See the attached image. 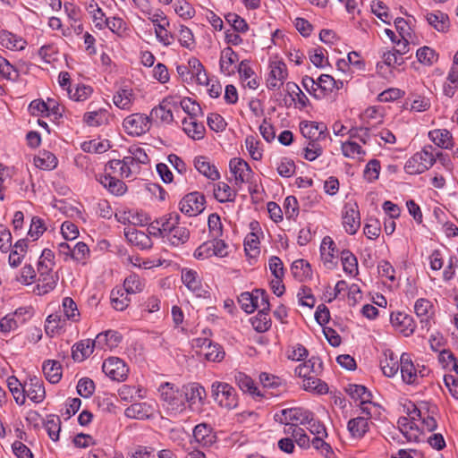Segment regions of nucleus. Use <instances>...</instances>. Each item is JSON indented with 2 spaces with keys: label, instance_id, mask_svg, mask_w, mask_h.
Listing matches in <instances>:
<instances>
[{
  "label": "nucleus",
  "instance_id": "obj_1",
  "mask_svg": "<svg viewBox=\"0 0 458 458\" xmlns=\"http://www.w3.org/2000/svg\"><path fill=\"white\" fill-rule=\"evenodd\" d=\"M157 391L162 407L168 415L177 416L185 411L182 387L180 389L173 383L165 382L158 386Z\"/></svg>",
  "mask_w": 458,
  "mask_h": 458
},
{
  "label": "nucleus",
  "instance_id": "obj_2",
  "mask_svg": "<svg viewBox=\"0 0 458 458\" xmlns=\"http://www.w3.org/2000/svg\"><path fill=\"white\" fill-rule=\"evenodd\" d=\"M443 153L432 146H426L420 151L411 157L404 165L409 174H420L428 170L436 163L437 158L441 159Z\"/></svg>",
  "mask_w": 458,
  "mask_h": 458
},
{
  "label": "nucleus",
  "instance_id": "obj_3",
  "mask_svg": "<svg viewBox=\"0 0 458 458\" xmlns=\"http://www.w3.org/2000/svg\"><path fill=\"white\" fill-rule=\"evenodd\" d=\"M165 220V227L163 228L165 231V242L174 247L181 246L188 242L190 231L184 224L180 223L179 214H167Z\"/></svg>",
  "mask_w": 458,
  "mask_h": 458
},
{
  "label": "nucleus",
  "instance_id": "obj_4",
  "mask_svg": "<svg viewBox=\"0 0 458 458\" xmlns=\"http://www.w3.org/2000/svg\"><path fill=\"white\" fill-rule=\"evenodd\" d=\"M282 416L286 420L299 421L300 425H308L307 428L315 437H327L326 427L319 420H315L313 413L302 409H284L282 410Z\"/></svg>",
  "mask_w": 458,
  "mask_h": 458
},
{
  "label": "nucleus",
  "instance_id": "obj_5",
  "mask_svg": "<svg viewBox=\"0 0 458 458\" xmlns=\"http://www.w3.org/2000/svg\"><path fill=\"white\" fill-rule=\"evenodd\" d=\"M212 396L221 407L232 410L238 405L235 389L225 382L216 381L211 385Z\"/></svg>",
  "mask_w": 458,
  "mask_h": 458
},
{
  "label": "nucleus",
  "instance_id": "obj_6",
  "mask_svg": "<svg viewBox=\"0 0 458 458\" xmlns=\"http://www.w3.org/2000/svg\"><path fill=\"white\" fill-rule=\"evenodd\" d=\"M185 408L194 412H199L205 403L207 393L205 388L198 383H190L182 386Z\"/></svg>",
  "mask_w": 458,
  "mask_h": 458
},
{
  "label": "nucleus",
  "instance_id": "obj_7",
  "mask_svg": "<svg viewBox=\"0 0 458 458\" xmlns=\"http://www.w3.org/2000/svg\"><path fill=\"white\" fill-rule=\"evenodd\" d=\"M123 126L129 135L140 136L149 131L151 119L146 114L135 113L123 120Z\"/></svg>",
  "mask_w": 458,
  "mask_h": 458
},
{
  "label": "nucleus",
  "instance_id": "obj_8",
  "mask_svg": "<svg viewBox=\"0 0 458 458\" xmlns=\"http://www.w3.org/2000/svg\"><path fill=\"white\" fill-rule=\"evenodd\" d=\"M229 168L234 176V184L241 187L243 183L252 184L254 176L249 164L242 158L234 157L229 162Z\"/></svg>",
  "mask_w": 458,
  "mask_h": 458
},
{
  "label": "nucleus",
  "instance_id": "obj_9",
  "mask_svg": "<svg viewBox=\"0 0 458 458\" xmlns=\"http://www.w3.org/2000/svg\"><path fill=\"white\" fill-rule=\"evenodd\" d=\"M205 196L202 193L191 192L180 201V210L189 216H194L205 209Z\"/></svg>",
  "mask_w": 458,
  "mask_h": 458
},
{
  "label": "nucleus",
  "instance_id": "obj_10",
  "mask_svg": "<svg viewBox=\"0 0 458 458\" xmlns=\"http://www.w3.org/2000/svg\"><path fill=\"white\" fill-rule=\"evenodd\" d=\"M102 370L108 377L116 381L125 380L129 372L125 362L117 357L106 359L103 362Z\"/></svg>",
  "mask_w": 458,
  "mask_h": 458
},
{
  "label": "nucleus",
  "instance_id": "obj_11",
  "mask_svg": "<svg viewBox=\"0 0 458 458\" xmlns=\"http://www.w3.org/2000/svg\"><path fill=\"white\" fill-rule=\"evenodd\" d=\"M342 220L347 233L355 234L360 226V216L356 203H347L342 212Z\"/></svg>",
  "mask_w": 458,
  "mask_h": 458
},
{
  "label": "nucleus",
  "instance_id": "obj_12",
  "mask_svg": "<svg viewBox=\"0 0 458 458\" xmlns=\"http://www.w3.org/2000/svg\"><path fill=\"white\" fill-rule=\"evenodd\" d=\"M25 399L28 397L34 403H41L46 398V390L41 378L29 376L24 380Z\"/></svg>",
  "mask_w": 458,
  "mask_h": 458
},
{
  "label": "nucleus",
  "instance_id": "obj_13",
  "mask_svg": "<svg viewBox=\"0 0 458 458\" xmlns=\"http://www.w3.org/2000/svg\"><path fill=\"white\" fill-rule=\"evenodd\" d=\"M269 69L267 87L270 90L279 89L288 76L286 65L282 61H273L269 64Z\"/></svg>",
  "mask_w": 458,
  "mask_h": 458
},
{
  "label": "nucleus",
  "instance_id": "obj_14",
  "mask_svg": "<svg viewBox=\"0 0 458 458\" xmlns=\"http://www.w3.org/2000/svg\"><path fill=\"white\" fill-rule=\"evenodd\" d=\"M216 435L210 425L200 423L193 428V440L201 447H210L216 442Z\"/></svg>",
  "mask_w": 458,
  "mask_h": 458
},
{
  "label": "nucleus",
  "instance_id": "obj_15",
  "mask_svg": "<svg viewBox=\"0 0 458 458\" xmlns=\"http://www.w3.org/2000/svg\"><path fill=\"white\" fill-rule=\"evenodd\" d=\"M300 130L303 137L310 140V141H318L326 138L327 129L322 123L302 121L300 123Z\"/></svg>",
  "mask_w": 458,
  "mask_h": 458
},
{
  "label": "nucleus",
  "instance_id": "obj_16",
  "mask_svg": "<svg viewBox=\"0 0 458 458\" xmlns=\"http://www.w3.org/2000/svg\"><path fill=\"white\" fill-rule=\"evenodd\" d=\"M397 424L400 432L408 442H420L421 440L422 433L416 422L411 421L407 417H401Z\"/></svg>",
  "mask_w": 458,
  "mask_h": 458
},
{
  "label": "nucleus",
  "instance_id": "obj_17",
  "mask_svg": "<svg viewBox=\"0 0 458 458\" xmlns=\"http://www.w3.org/2000/svg\"><path fill=\"white\" fill-rule=\"evenodd\" d=\"M239 61V55L231 47H225L220 54L219 68L225 75L234 73V64Z\"/></svg>",
  "mask_w": 458,
  "mask_h": 458
},
{
  "label": "nucleus",
  "instance_id": "obj_18",
  "mask_svg": "<svg viewBox=\"0 0 458 458\" xmlns=\"http://www.w3.org/2000/svg\"><path fill=\"white\" fill-rule=\"evenodd\" d=\"M124 235L129 242L141 250L150 249L152 241L148 234L134 227H128L124 230Z\"/></svg>",
  "mask_w": 458,
  "mask_h": 458
},
{
  "label": "nucleus",
  "instance_id": "obj_19",
  "mask_svg": "<svg viewBox=\"0 0 458 458\" xmlns=\"http://www.w3.org/2000/svg\"><path fill=\"white\" fill-rule=\"evenodd\" d=\"M125 416L136 420H148L153 417L154 408L148 403H135L125 409Z\"/></svg>",
  "mask_w": 458,
  "mask_h": 458
},
{
  "label": "nucleus",
  "instance_id": "obj_20",
  "mask_svg": "<svg viewBox=\"0 0 458 458\" xmlns=\"http://www.w3.org/2000/svg\"><path fill=\"white\" fill-rule=\"evenodd\" d=\"M237 71L245 87L250 89H256L259 86V80L250 67L248 60H242L239 64Z\"/></svg>",
  "mask_w": 458,
  "mask_h": 458
},
{
  "label": "nucleus",
  "instance_id": "obj_21",
  "mask_svg": "<svg viewBox=\"0 0 458 458\" xmlns=\"http://www.w3.org/2000/svg\"><path fill=\"white\" fill-rule=\"evenodd\" d=\"M400 371L404 383L412 385L417 382V369L407 353H403L400 357Z\"/></svg>",
  "mask_w": 458,
  "mask_h": 458
},
{
  "label": "nucleus",
  "instance_id": "obj_22",
  "mask_svg": "<svg viewBox=\"0 0 458 458\" xmlns=\"http://www.w3.org/2000/svg\"><path fill=\"white\" fill-rule=\"evenodd\" d=\"M322 361L318 357H311L307 361L300 364L295 369V374L300 377H308L309 376H318L322 371Z\"/></svg>",
  "mask_w": 458,
  "mask_h": 458
},
{
  "label": "nucleus",
  "instance_id": "obj_23",
  "mask_svg": "<svg viewBox=\"0 0 458 458\" xmlns=\"http://www.w3.org/2000/svg\"><path fill=\"white\" fill-rule=\"evenodd\" d=\"M391 322L394 327L398 328L405 336L411 335L415 329L413 318L404 313L398 312L392 314Z\"/></svg>",
  "mask_w": 458,
  "mask_h": 458
},
{
  "label": "nucleus",
  "instance_id": "obj_24",
  "mask_svg": "<svg viewBox=\"0 0 458 458\" xmlns=\"http://www.w3.org/2000/svg\"><path fill=\"white\" fill-rule=\"evenodd\" d=\"M370 424L368 418L357 416L348 421L347 428L352 437L361 438L369 430Z\"/></svg>",
  "mask_w": 458,
  "mask_h": 458
},
{
  "label": "nucleus",
  "instance_id": "obj_25",
  "mask_svg": "<svg viewBox=\"0 0 458 458\" xmlns=\"http://www.w3.org/2000/svg\"><path fill=\"white\" fill-rule=\"evenodd\" d=\"M259 381L264 388L276 391L275 393L273 392L272 394L276 395L285 391L286 389V383L284 379L267 372L260 373Z\"/></svg>",
  "mask_w": 458,
  "mask_h": 458
},
{
  "label": "nucleus",
  "instance_id": "obj_26",
  "mask_svg": "<svg viewBox=\"0 0 458 458\" xmlns=\"http://www.w3.org/2000/svg\"><path fill=\"white\" fill-rule=\"evenodd\" d=\"M96 344V341L90 339L81 340L75 344L72 349V357L75 361H83L89 357Z\"/></svg>",
  "mask_w": 458,
  "mask_h": 458
},
{
  "label": "nucleus",
  "instance_id": "obj_27",
  "mask_svg": "<svg viewBox=\"0 0 458 458\" xmlns=\"http://www.w3.org/2000/svg\"><path fill=\"white\" fill-rule=\"evenodd\" d=\"M38 284L34 292L38 295L48 293L54 290L57 284L58 276L53 272L47 274L38 275Z\"/></svg>",
  "mask_w": 458,
  "mask_h": 458
},
{
  "label": "nucleus",
  "instance_id": "obj_28",
  "mask_svg": "<svg viewBox=\"0 0 458 458\" xmlns=\"http://www.w3.org/2000/svg\"><path fill=\"white\" fill-rule=\"evenodd\" d=\"M194 166L201 174L212 181H216L220 178L217 168L216 165H212L206 157L200 156L195 157Z\"/></svg>",
  "mask_w": 458,
  "mask_h": 458
},
{
  "label": "nucleus",
  "instance_id": "obj_29",
  "mask_svg": "<svg viewBox=\"0 0 458 458\" xmlns=\"http://www.w3.org/2000/svg\"><path fill=\"white\" fill-rule=\"evenodd\" d=\"M236 385L243 392L252 396H262L254 380L243 372H236L234 375Z\"/></svg>",
  "mask_w": 458,
  "mask_h": 458
},
{
  "label": "nucleus",
  "instance_id": "obj_30",
  "mask_svg": "<svg viewBox=\"0 0 458 458\" xmlns=\"http://www.w3.org/2000/svg\"><path fill=\"white\" fill-rule=\"evenodd\" d=\"M0 44L10 50H22L27 43L22 38L13 33L8 30H2L0 32Z\"/></svg>",
  "mask_w": 458,
  "mask_h": 458
},
{
  "label": "nucleus",
  "instance_id": "obj_31",
  "mask_svg": "<svg viewBox=\"0 0 458 458\" xmlns=\"http://www.w3.org/2000/svg\"><path fill=\"white\" fill-rule=\"evenodd\" d=\"M183 131L193 140H200L205 134V126L197 121V117H188L182 120Z\"/></svg>",
  "mask_w": 458,
  "mask_h": 458
},
{
  "label": "nucleus",
  "instance_id": "obj_32",
  "mask_svg": "<svg viewBox=\"0 0 458 458\" xmlns=\"http://www.w3.org/2000/svg\"><path fill=\"white\" fill-rule=\"evenodd\" d=\"M28 244L27 242L23 239L19 240L15 242L13 246H12L8 258L9 265L12 267H19L27 252Z\"/></svg>",
  "mask_w": 458,
  "mask_h": 458
},
{
  "label": "nucleus",
  "instance_id": "obj_33",
  "mask_svg": "<svg viewBox=\"0 0 458 458\" xmlns=\"http://www.w3.org/2000/svg\"><path fill=\"white\" fill-rule=\"evenodd\" d=\"M213 194L215 199L221 203L233 202L236 198V191L225 182L213 184Z\"/></svg>",
  "mask_w": 458,
  "mask_h": 458
},
{
  "label": "nucleus",
  "instance_id": "obj_34",
  "mask_svg": "<svg viewBox=\"0 0 458 458\" xmlns=\"http://www.w3.org/2000/svg\"><path fill=\"white\" fill-rule=\"evenodd\" d=\"M42 369L46 379L51 384H56L61 380L63 372L59 361L54 360H46L43 363Z\"/></svg>",
  "mask_w": 458,
  "mask_h": 458
},
{
  "label": "nucleus",
  "instance_id": "obj_35",
  "mask_svg": "<svg viewBox=\"0 0 458 458\" xmlns=\"http://www.w3.org/2000/svg\"><path fill=\"white\" fill-rule=\"evenodd\" d=\"M426 20L429 25L439 32H446L449 30V17L443 12L437 11L435 13H427Z\"/></svg>",
  "mask_w": 458,
  "mask_h": 458
},
{
  "label": "nucleus",
  "instance_id": "obj_36",
  "mask_svg": "<svg viewBox=\"0 0 458 458\" xmlns=\"http://www.w3.org/2000/svg\"><path fill=\"white\" fill-rule=\"evenodd\" d=\"M434 307L431 301L425 298L418 299L414 304V311L420 318L421 323H425L426 327L428 326V321L434 314Z\"/></svg>",
  "mask_w": 458,
  "mask_h": 458
},
{
  "label": "nucleus",
  "instance_id": "obj_37",
  "mask_svg": "<svg viewBox=\"0 0 458 458\" xmlns=\"http://www.w3.org/2000/svg\"><path fill=\"white\" fill-rule=\"evenodd\" d=\"M99 182L104 187L107 188L108 191L114 195H123L127 189L125 183L123 181L110 174L102 175L99 179Z\"/></svg>",
  "mask_w": 458,
  "mask_h": 458
},
{
  "label": "nucleus",
  "instance_id": "obj_38",
  "mask_svg": "<svg viewBox=\"0 0 458 458\" xmlns=\"http://www.w3.org/2000/svg\"><path fill=\"white\" fill-rule=\"evenodd\" d=\"M429 139L439 148H450L453 147V137L445 129H436L428 132Z\"/></svg>",
  "mask_w": 458,
  "mask_h": 458
},
{
  "label": "nucleus",
  "instance_id": "obj_39",
  "mask_svg": "<svg viewBox=\"0 0 458 458\" xmlns=\"http://www.w3.org/2000/svg\"><path fill=\"white\" fill-rule=\"evenodd\" d=\"M55 266V262L54 252L49 249L43 250L37 263L38 275L53 272Z\"/></svg>",
  "mask_w": 458,
  "mask_h": 458
},
{
  "label": "nucleus",
  "instance_id": "obj_40",
  "mask_svg": "<svg viewBox=\"0 0 458 458\" xmlns=\"http://www.w3.org/2000/svg\"><path fill=\"white\" fill-rule=\"evenodd\" d=\"M129 293H126L122 287H117L112 290L110 294L111 303L116 310H124L131 302Z\"/></svg>",
  "mask_w": 458,
  "mask_h": 458
},
{
  "label": "nucleus",
  "instance_id": "obj_41",
  "mask_svg": "<svg viewBox=\"0 0 458 458\" xmlns=\"http://www.w3.org/2000/svg\"><path fill=\"white\" fill-rule=\"evenodd\" d=\"M66 326V318L61 314H51L46 319L45 330L51 336L59 333Z\"/></svg>",
  "mask_w": 458,
  "mask_h": 458
},
{
  "label": "nucleus",
  "instance_id": "obj_42",
  "mask_svg": "<svg viewBox=\"0 0 458 458\" xmlns=\"http://www.w3.org/2000/svg\"><path fill=\"white\" fill-rule=\"evenodd\" d=\"M109 114L106 109L99 108L96 111L87 112L83 121L89 126H100L108 123Z\"/></svg>",
  "mask_w": 458,
  "mask_h": 458
},
{
  "label": "nucleus",
  "instance_id": "obj_43",
  "mask_svg": "<svg viewBox=\"0 0 458 458\" xmlns=\"http://www.w3.org/2000/svg\"><path fill=\"white\" fill-rule=\"evenodd\" d=\"M345 390L353 400L359 401L360 403H370L372 394L364 386L351 384Z\"/></svg>",
  "mask_w": 458,
  "mask_h": 458
},
{
  "label": "nucleus",
  "instance_id": "obj_44",
  "mask_svg": "<svg viewBox=\"0 0 458 458\" xmlns=\"http://www.w3.org/2000/svg\"><path fill=\"white\" fill-rule=\"evenodd\" d=\"M338 250L330 236H325L320 245V255L324 263H332Z\"/></svg>",
  "mask_w": 458,
  "mask_h": 458
},
{
  "label": "nucleus",
  "instance_id": "obj_45",
  "mask_svg": "<svg viewBox=\"0 0 458 458\" xmlns=\"http://www.w3.org/2000/svg\"><path fill=\"white\" fill-rule=\"evenodd\" d=\"M133 99L132 90L129 89H121L113 97L114 104L123 110L131 109Z\"/></svg>",
  "mask_w": 458,
  "mask_h": 458
},
{
  "label": "nucleus",
  "instance_id": "obj_46",
  "mask_svg": "<svg viewBox=\"0 0 458 458\" xmlns=\"http://www.w3.org/2000/svg\"><path fill=\"white\" fill-rule=\"evenodd\" d=\"M34 164L40 169L52 170L57 165V158L53 153L42 150L34 157Z\"/></svg>",
  "mask_w": 458,
  "mask_h": 458
},
{
  "label": "nucleus",
  "instance_id": "obj_47",
  "mask_svg": "<svg viewBox=\"0 0 458 458\" xmlns=\"http://www.w3.org/2000/svg\"><path fill=\"white\" fill-rule=\"evenodd\" d=\"M341 262L344 271L351 276H355L358 275V260L357 258L348 250L341 251Z\"/></svg>",
  "mask_w": 458,
  "mask_h": 458
},
{
  "label": "nucleus",
  "instance_id": "obj_48",
  "mask_svg": "<svg viewBox=\"0 0 458 458\" xmlns=\"http://www.w3.org/2000/svg\"><path fill=\"white\" fill-rule=\"evenodd\" d=\"M381 369L385 376L392 377L400 369V359L393 352L385 354V359L381 360Z\"/></svg>",
  "mask_w": 458,
  "mask_h": 458
},
{
  "label": "nucleus",
  "instance_id": "obj_49",
  "mask_svg": "<svg viewBox=\"0 0 458 458\" xmlns=\"http://www.w3.org/2000/svg\"><path fill=\"white\" fill-rule=\"evenodd\" d=\"M7 386L16 403L23 405L25 403L24 382L21 383L16 377L12 376L7 378Z\"/></svg>",
  "mask_w": 458,
  "mask_h": 458
},
{
  "label": "nucleus",
  "instance_id": "obj_50",
  "mask_svg": "<svg viewBox=\"0 0 458 458\" xmlns=\"http://www.w3.org/2000/svg\"><path fill=\"white\" fill-rule=\"evenodd\" d=\"M238 302L246 313H252L256 309L259 308V295H255V293L244 292L241 293L238 297Z\"/></svg>",
  "mask_w": 458,
  "mask_h": 458
},
{
  "label": "nucleus",
  "instance_id": "obj_51",
  "mask_svg": "<svg viewBox=\"0 0 458 458\" xmlns=\"http://www.w3.org/2000/svg\"><path fill=\"white\" fill-rule=\"evenodd\" d=\"M67 93L71 99L82 102L91 96L93 89L89 85L77 84L73 89L68 87Z\"/></svg>",
  "mask_w": 458,
  "mask_h": 458
},
{
  "label": "nucleus",
  "instance_id": "obj_52",
  "mask_svg": "<svg viewBox=\"0 0 458 458\" xmlns=\"http://www.w3.org/2000/svg\"><path fill=\"white\" fill-rule=\"evenodd\" d=\"M44 428L53 441H57L59 439V433L61 431V420L59 416L55 414L47 415L44 423Z\"/></svg>",
  "mask_w": 458,
  "mask_h": 458
},
{
  "label": "nucleus",
  "instance_id": "obj_53",
  "mask_svg": "<svg viewBox=\"0 0 458 458\" xmlns=\"http://www.w3.org/2000/svg\"><path fill=\"white\" fill-rule=\"evenodd\" d=\"M106 171L115 177L129 178L132 175L129 167L125 166L120 159H113L108 162Z\"/></svg>",
  "mask_w": 458,
  "mask_h": 458
},
{
  "label": "nucleus",
  "instance_id": "obj_54",
  "mask_svg": "<svg viewBox=\"0 0 458 458\" xmlns=\"http://www.w3.org/2000/svg\"><path fill=\"white\" fill-rule=\"evenodd\" d=\"M144 287L143 280L136 274H131L125 278L122 288L131 295L142 292Z\"/></svg>",
  "mask_w": 458,
  "mask_h": 458
},
{
  "label": "nucleus",
  "instance_id": "obj_55",
  "mask_svg": "<svg viewBox=\"0 0 458 458\" xmlns=\"http://www.w3.org/2000/svg\"><path fill=\"white\" fill-rule=\"evenodd\" d=\"M293 276L302 281L304 278L310 276L311 268L310 265L304 259H297L293 262L291 267Z\"/></svg>",
  "mask_w": 458,
  "mask_h": 458
},
{
  "label": "nucleus",
  "instance_id": "obj_56",
  "mask_svg": "<svg viewBox=\"0 0 458 458\" xmlns=\"http://www.w3.org/2000/svg\"><path fill=\"white\" fill-rule=\"evenodd\" d=\"M253 328L259 333L267 331L271 327V319L268 311L259 310L257 315L251 318Z\"/></svg>",
  "mask_w": 458,
  "mask_h": 458
},
{
  "label": "nucleus",
  "instance_id": "obj_57",
  "mask_svg": "<svg viewBox=\"0 0 458 458\" xmlns=\"http://www.w3.org/2000/svg\"><path fill=\"white\" fill-rule=\"evenodd\" d=\"M343 155L349 158H362L365 156V150L356 142L349 140L342 143Z\"/></svg>",
  "mask_w": 458,
  "mask_h": 458
},
{
  "label": "nucleus",
  "instance_id": "obj_58",
  "mask_svg": "<svg viewBox=\"0 0 458 458\" xmlns=\"http://www.w3.org/2000/svg\"><path fill=\"white\" fill-rule=\"evenodd\" d=\"M302 378L303 387L307 391H315L318 394H326L328 391L327 385L318 378L316 375Z\"/></svg>",
  "mask_w": 458,
  "mask_h": 458
},
{
  "label": "nucleus",
  "instance_id": "obj_59",
  "mask_svg": "<svg viewBox=\"0 0 458 458\" xmlns=\"http://www.w3.org/2000/svg\"><path fill=\"white\" fill-rule=\"evenodd\" d=\"M182 281L192 292H198L200 289L198 274L192 269H183L182 271Z\"/></svg>",
  "mask_w": 458,
  "mask_h": 458
},
{
  "label": "nucleus",
  "instance_id": "obj_60",
  "mask_svg": "<svg viewBox=\"0 0 458 458\" xmlns=\"http://www.w3.org/2000/svg\"><path fill=\"white\" fill-rule=\"evenodd\" d=\"M203 355L209 361L219 362L224 359L225 352L219 344L208 342L203 350Z\"/></svg>",
  "mask_w": 458,
  "mask_h": 458
},
{
  "label": "nucleus",
  "instance_id": "obj_61",
  "mask_svg": "<svg viewBox=\"0 0 458 458\" xmlns=\"http://www.w3.org/2000/svg\"><path fill=\"white\" fill-rule=\"evenodd\" d=\"M416 57L420 64L425 65H432L435 64L438 55L434 49L428 47H420L416 52Z\"/></svg>",
  "mask_w": 458,
  "mask_h": 458
},
{
  "label": "nucleus",
  "instance_id": "obj_62",
  "mask_svg": "<svg viewBox=\"0 0 458 458\" xmlns=\"http://www.w3.org/2000/svg\"><path fill=\"white\" fill-rule=\"evenodd\" d=\"M89 257L90 250L85 242H79L72 247V259L75 261L84 265Z\"/></svg>",
  "mask_w": 458,
  "mask_h": 458
},
{
  "label": "nucleus",
  "instance_id": "obj_63",
  "mask_svg": "<svg viewBox=\"0 0 458 458\" xmlns=\"http://www.w3.org/2000/svg\"><path fill=\"white\" fill-rule=\"evenodd\" d=\"M63 311H64V317L72 321H78L80 318V312L77 309V305L75 301L70 298L65 297L63 300Z\"/></svg>",
  "mask_w": 458,
  "mask_h": 458
},
{
  "label": "nucleus",
  "instance_id": "obj_64",
  "mask_svg": "<svg viewBox=\"0 0 458 458\" xmlns=\"http://www.w3.org/2000/svg\"><path fill=\"white\" fill-rule=\"evenodd\" d=\"M244 250L246 254L251 258L259 254V236L255 233H250L247 234L244 240Z\"/></svg>",
  "mask_w": 458,
  "mask_h": 458
}]
</instances>
